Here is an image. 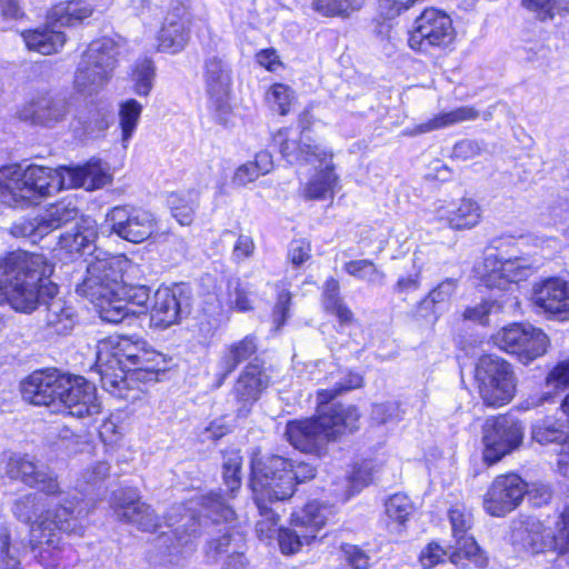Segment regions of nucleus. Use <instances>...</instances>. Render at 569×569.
I'll list each match as a JSON object with an SVG mask.
<instances>
[{
	"instance_id": "obj_15",
	"label": "nucleus",
	"mask_w": 569,
	"mask_h": 569,
	"mask_svg": "<svg viewBox=\"0 0 569 569\" xmlns=\"http://www.w3.org/2000/svg\"><path fill=\"white\" fill-rule=\"evenodd\" d=\"M495 345L506 352L516 355L527 365L546 353L549 346L547 335L530 325L513 323L493 335Z\"/></svg>"
},
{
	"instance_id": "obj_31",
	"label": "nucleus",
	"mask_w": 569,
	"mask_h": 569,
	"mask_svg": "<svg viewBox=\"0 0 569 569\" xmlns=\"http://www.w3.org/2000/svg\"><path fill=\"white\" fill-rule=\"evenodd\" d=\"M46 306L43 322L46 328L52 333L68 335L73 329L77 321V313L72 305L63 298L47 297L41 301Z\"/></svg>"
},
{
	"instance_id": "obj_38",
	"label": "nucleus",
	"mask_w": 569,
	"mask_h": 569,
	"mask_svg": "<svg viewBox=\"0 0 569 569\" xmlns=\"http://www.w3.org/2000/svg\"><path fill=\"white\" fill-rule=\"evenodd\" d=\"M110 78L111 73L91 66L82 57L74 74V89L84 96H91L99 92Z\"/></svg>"
},
{
	"instance_id": "obj_14",
	"label": "nucleus",
	"mask_w": 569,
	"mask_h": 569,
	"mask_svg": "<svg viewBox=\"0 0 569 569\" xmlns=\"http://www.w3.org/2000/svg\"><path fill=\"white\" fill-rule=\"evenodd\" d=\"M202 79L209 98L210 109L217 121L228 123L231 107L229 103L232 87V68L222 56L209 53L202 64Z\"/></svg>"
},
{
	"instance_id": "obj_47",
	"label": "nucleus",
	"mask_w": 569,
	"mask_h": 569,
	"mask_svg": "<svg viewBox=\"0 0 569 569\" xmlns=\"http://www.w3.org/2000/svg\"><path fill=\"white\" fill-rule=\"evenodd\" d=\"M345 270L350 276L373 284H382L386 277L385 273L368 259L349 261L345 264Z\"/></svg>"
},
{
	"instance_id": "obj_16",
	"label": "nucleus",
	"mask_w": 569,
	"mask_h": 569,
	"mask_svg": "<svg viewBox=\"0 0 569 569\" xmlns=\"http://www.w3.org/2000/svg\"><path fill=\"white\" fill-rule=\"evenodd\" d=\"M104 224L111 233L132 243L150 239L158 228L152 212L131 206L111 208L106 214Z\"/></svg>"
},
{
	"instance_id": "obj_52",
	"label": "nucleus",
	"mask_w": 569,
	"mask_h": 569,
	"mask_svg": "<svg viewBox=\"0 0 569 569\" xmlns=\"http://www.w3.org/2000/svg\"><path fill=\"white\" fill-rule=\"evenodd\" d=\"M362 377L357 372H347L343 377L336 382L335 388L321 389L318 391V399L321 403L328 402L340 395L342 391H348L361 387Z\"/></svg>"
},
{
	"instance_id": "obj_21",
	"label": "nucleus",
	"mask_w": 569,
	"mask_h": 569,
	"mask_svg": "<svg viewBox=\"0 0 569 569\" xmlns=\"http://www.w3.org/2000/svg\"><path fill=\"white\" fill-rule=\"evenodd\" d=\"M111 508L118 520L132 523L142 531H154L160 519L149 505L142 502L136 490L120 489L111 497Z\"/></svg>"
},
{
	"instance_id": "obj_37",
	"label": "nucleus",
	"mask_w": 569,
	"mask_h": 569,
	"mask_svg": "<svg viewBox=\"0 0 569 569\" xmlns=\"http://www.w3.org/2000/svg\"><path fill=\"white\" fill-rule=\"evenodd\" d=\"M480 116L479 111L471 106H461L451 111L436 114L433 118L426 122L418 124L412 129V134H421L435 130L451 127L466 121H473Z\"/></svg>"
},
{
	"instance_id": "obj_64",
	"label": "nucleus",
	"mask_w": 569,
	"mask_h": 569,
	"mask_svg": "<svg viewBox=\"0 0 569 569\" xmlns=\"http://www.w3.org/2000/svg\"><path fill=\"white\" fill-rule=\"evenodd\" d=\"M291 295L289 291H281L278 295L277 303L273 309V321L277 323V329L284 325L289 317V307Z\"/></svg>"
},
{
	"instance_id": "obj_20",
	"label": "nucleus",
	"mask_w": 569,
	"mask_h": 569,
	"mask_svg": "<svg viewBox=\"0 0 569 569\" xmlns=\"http://www.w3.org/2000/svg\"><path fill=\"white\" fill-rule=\"evenodd\" d=\"M70 112L66 97L41 93L26 102L17 112L21 121L44 128H54L63 122Z\"/></svg>"
},
{
	"instance_id": "obj_27",
	"label": "nucleus",
	"mask_w": 569,
	"mask_h": 569,
	"mask_svg": "<svg viewBox=\"0 0 569 569\" xmlns=\"http://www.w3.org/2000/svg\"><path fill=\"white\" fill-rule=\"evenodd\" d=\"M273 141L279 146L283 158L290 163H313V160L326 161L333 158V151L330 148L290 139L286 129L279 130L274 134Z\"/></svg>"
},
{
	"instance_id": "obj_40",
	"label": "nucleus",
	"mask_w": 569,
	"mask_h": 569,
	"mask_svg": "<svg viewBox=\"0 0 569 569\" xmlns=\"http://www.w3.org/2000/svg\"><path fill=\"white\" fill-rule=\"evenodd\" d=\"M532 439L540 445H555L559 447L560 443L569 439V428L553 417H546L538 420L532 425Z\"/></svg>"
},
{
	"instance_id": "obj_33",
	"label": "nucleus",
	"mask_w": 569,
	"mask_h": 569,
	"mask_svg": "<svg viewBox=\"0 0 569 569\" xmlns=\"http://www.w3.org/2000/svg\"><path fill=\"white\" fill-rule=\"evenodd\" d=\"M123 44L120 37L118 39L103 37L94 40L83 53L84 61L112 74Z\"/></svg>"
},
{
	"instance_id": "obj_50",
	"label": "nucleus",
	"mask_w": 569,
	"mask_h": 569,
	"mask_svg": "<svg viewBox=\"0 0 569 569\" xmlns=\"http://www.w3.org/2000/svg\"><path fill=\"white\" fill-rule=\"evenodd\" d=\"M154 74V67L150 60L144 59L139 62L132 73L134 92L139 96L147 97L153 87Z\"/></svg>"
},
{
	"instance_id": "obj_9",
	"label": "nucleus",
	"mask_w": 569,
	"mask_h": 569,
	"mask_svg": "<svg viewBox=\"0 0 569 569\" xmlns=\"http://www.w3.org/2000/svg\"><path fill=\"white\" fill-rule=\"evenodd\" d=\"M475 379L483 403L488 407L508 405L516 395V377L512 367L505 359L482 356L476 366Z\"/></svg>"
},
{
	"instance_id": "obj_42",
	"label": "nucleus",
	"mask_w": 569,
	"mask_h": 569,
	"mask_svg": "<svg viewBox=\"0 0 569 569\" xmlns=\"http://www.w3.org/2000/svg\"><path fill=\"white\" fill-rule=\"evenodd\" d=\"M168 204L177 221L182 226H189L198 208V193L193 191L172 193L168 198Z\"/></svg>"
},
{
	"instance_id": "obj_8",
	"label": "nucleus",
	"mask_w": 569,
	"mask_h": 569,
	"mask_svg": "<svg viewBox=\"0 0 569 569\" xmlns=\"http://www.w3.org/2000/svg\"><path fill=\"white\" fill-rule=\"evenodd\" d=\"M250 486L254 499L286 500L295 493V476L291 475V460L280 456L253 458Z\"/></svg>"
},
{
	"instance_id": "obj_62",
	"label": "nucleus",
	"mask_w": 569,
	"mask_h": 569,
	"mask_svg": "<svg viewBox=\"0 0 569 569\" xmlns=\"http://www.w3.org/2000/svg\"><path fill=\"white\" fill-rule=\"evenodd\" d=\"M482 152V146L475 140H461L453 147V156L461 160H469Z\"/></svg>"
},
{
	"instance_id": "obj_56",
	"label": "nucleus",
	"mask_w": 569,
	"mask_h": 569,
	"mask_svg": "<svg viewBox=\"0 0 569 569\" xmlns=\"http://www.w3.org/2000/svg\"><path fill=\"white\" fill-rule=\"evenodd\" d=\"M40 228V216L38 214L34 218L21 219L14 222L10 228V232L14 237L42 238L46 234H42Z\"/></svg>"
},
{
	"instance_id": "obj_10",
	"label": "nucleus",
	"mask_w": 569,
	"mask_h": 569,
	"mask_svg": "<svg viewBox=\"0 0 569 569\" xmlns=\"http://www.w3.org/2000/svg\"><path fill=\"white\" fill-rule=\"evenodd\" d=\"M180 509L173 508L168 518L169 526H176L174 530L171 535L163 533L158 540L153 562L159 566L182 567L194 551L193 539L200 533V521L193 513H186L180 520H174L173 512Z\"/></svg>"
},
{
	"instance_id": "obj_54",
	"label": "nucleus",
	"mask_w": 569,
	"mask_h": 569,
	"mask_svg": "<svg viewBox=\"0 0 569 569\" xmlns=\"http://www.w3.org/2000/svg\"><path fill=\"white\" fill-rule=\"evenodd\" d=\"M202 506L208 511V517H211L213 521H229L233 518L232 509L223 502L219 495L210 493L203 497Z\"/></svg>"
},
{
	"instance_id": "obj_51",
	"label": "nucleus",
	"mask_w": 569,
	"mask_h": 569,
	"mask_svg": "<svg viewBox=\"0 0 569 569\" xmlns=\"http://www.w3.org/2000/svg\"><path fill=\"white\" fill-rule=\"evenodd\" d=\"M267 100L280 114H287L295 100V92L287 84L274 83L267 92Z\"/></svg>"
},
{
	"instance_id": "obj_4",
	"label": "nucleus",
	"mask_w": 569,
	"mask_h": 569,
	"mask_svg": "<svg viewBox=\"0 0 569 569\" xmlns=\"http://www.w3.org/2000/svg\"><path fill=\"white\" fill-rule=\"evenodd\" d=\"M158 358L159 355L142 340L109 337L98 345L94 367L103 389L116 397L127 398L130 379H156Z\"/></svg>"
},
{
	"instance_id": "obj_6",
	"label": "nucleus",
	"mask_w": 569,
	"mask_h": 569,
	"mask_svg": "<svg viewBox=\"0 0 569 569\" xmlns=\"http://www.w3.org/2000/svg\"><path fill=\"white\" fill-rule=\"evenodd\" d=\"M47 505L42 497L28 493L18 498L11 508L18 520L30 525V545L33 550L42 545L56 548L61 531L78 536L83 533V526L79 521L80 511H76L74 501L64 500L56 509H46Z\"/></svg>"
},
{
	"instance_id": "obj_34",
	"label": "nucleus",
	"mask_w": 569,
	"mask_h": 569,
	"mask_svg": "<svg viewBox=\"0 0 569 569\" xmlns=\"http://www.w3.org/2000/svg\"><path fill=\"white\" fill-rule=\"evenodd\" d=\"M330 160H313L319 167L312 178L303 186L302 196L309 200H320L332 197L333 189L338 183V176L335 172V164Z\"/></svg>"
},
{
	"instance_id": "obj_53",
	"label": "nucleus",
	"mask_w": 569,
	"mask_h": 569,
	"mask_svg": "<svg viewBox=\"0 0 569 569\" xmlns=\"http://www.w3.org/2000/svg\"><path fill=\"white\" fill-rule=\"evenodd\" d=\"M256 503L260 516L262 517V519L257 522V533L261 540L270 539L277 532L276 526L278 522V516L266 505V502L261 501V498L256 500Z\"/></svg>"
},
{
	"instance_id": "obj_48",
	"label": "nucleus",
	"mask_w": 569,
	"mask_h": 569,
	"mask_svg": "<svg viewBox=\"0 0 569 569\" xmlns=\"http://www.w3.org/2000/svg\"><path fill=\"white\" fill-rule=\"evenodd\" d=\"M408 273L401 274L393 286V291L398 295H408L417 291L421 286L422 263L419 258L413 257L410 261Z\"/></svg>"
},
{
	"instance_id": "obj_23",
	"label": "nucleus",
	"mask_w": 569,
	"mask_h": 569,
	"mask_svg": "<svg viewBox=\"0 0 569 569\" xmlns=\"http://www.w3.org/2000/svg\"><path fill=\"white\" fill-rule=\"evenodd\" d=\"M449 519L452 528V536L456 539L455 551L450 560L457 565H463V560L478 561L479 547L473 537L468 535L471 528L472 515L465 506L457 505L449 510Z\"/></svg>"
},
{
	"instance_id": "obj_1",
	"label": "nucleus",
	"mask_w": 569,
	"mask_h": 569,
	"mask_svg": "<svg viewBox=\"0 0 569 569\" xmlns=\"http://www.w3.org/2000/svg\"><path fill=\"white\" fill-rule=\"evenodd\" d=\"M111 181L109 164L99 159L56 169L14 163L0 168V201L10 208L27 209L63 189L97 190Z\"/></svg>"
},
{
	"instance_id": "obj_55",
	"label": "nucleus",
	"mask_w": 569,
	"mask_h": 569,
	"mask_svg": "<svg viewBox=\"0 0 569 569\" xmlns=\"http://www.w3.org/2000/svg\"><path fill=\"white\" fill-rule=\"evenodd\" d=\"M229 305L239 311L252 309V301L249 298V290L239 280L229 281Z\"/></svg>"
},
{
	"instance_id": "obj_58",
	"label": "nucleus",
	"mask_w": 569,
	"mask_h": 569,
	"mask_svg": "<svg viewBox=\"0 0 569 569\" xmlns=\"http://www.w3.org/2000/svg\"><path fill=\"white\" fill-rule=\"evenodd\" d=\"M546 385L553 389L569 386V360L560 361L549 371Z\"/></svg>"
},
{
	"instance_id": "obj_22",
	"label": "nucleus",
	"mask_w": 569,
	"mask_h": 569,
	"mask_svg": "<svg viewBox=\"0 0 569 569\" xmlns=\"http://www.w3.org/2000/svg\"><path fill=\"white\" fill-rule=\"evenodd\" d=\"M9 478L20 480L29 487L37 488L48 496L60 492L59 483L43 465H39L28 456H12L6 468Z\"/></svg>"
},
{
	"instance_id": "obj_32",
	"label": "nucleus",
	"mask_w": 569,
	"mask_h": 569,
	"mask_svg": "<svg viewBox=\"0 0 569 569\" xmlns=\"http://www.w3.org/2000/svg\"><path fill=\"white\" fill-rule=\"evenodd\" d=\"M257 349L253 336H246L243 339L226 346L218 362L220 373L217 387H220L240 363L254 355Z\"/></svg>"
},
{
	"instance_id": "obj_35",
	"label": "nucleus",
	"mask_w": 569,
	"mask_h": 569,
	"mask_svg": "<svg viewBox=\"0 0 569 569\" xmlns=\"http://www.w3.org/2000/svg\"><path fill=\"white\" fill-rule=\"evenodd\" d=\"M457 279H445L437 287L430 290L429 293L419 302L418 313L423 318L432 317V319L436 320L439 311L450 302L452 296L457 291Z\"/></svg>"
},
{
	"instance_id": "obj_24",
	"label": "nucleus",
	"mask_w": 569,
	"mask_h": 569,
	"mask_svg": "<svg viewBox=\"0 0 569 569\" xmlns=\"http://www.w3.org/2000/svg\"><path fill=\"white\" fill-rule=\"evenodd\" d=\"M536 307L560 320L569 319V282L559 278L543 281L533 292Z\"/></svg>"
},
{
	"instance_id": "obj_44",
	"label": "nucleus",
	"mask_w": 569,
	"mask_h": 569,
	"mask_svg": "<svg viewBox=\"0 0 569 569\" xmlns=\"http://www.w3.org/2000/svg\"><path fill=\"white\" fill-rule=\"evenodd\" d=\"M365 0H311V8L323 17H347L359 10Z\"/></svg>"
},
{
	"instance_id": "obj_7",
	"label": "nucleus",
	"mask_w": 569,
	"mask_h": 569,
	"mask_svg": "<svg viewBox=\"0 0 569 569\" xmlns=\"http://www.w3.org/2000/svg\"><path fill=\"white\" fill-rule=\"evenodd\" d=\"M359 412L355 407L333 405L315 419L289 421L284 436L298 450L321 456L331 440L358 429Z\"/></svg>"
},
{
	"instance_id": "obj_17",
	"label": "nucleus",
	"mask_w": 569,
	"mask_h": 569,
	"mask_svg": "<svg viewBox=\"0 0 569 569\" xmlns=\"http://www.w3.org/2000/svg\"><path fill=\"white\" fill-rule=\"evenodd\" d=\"M523 439L522 425L509 416L487 419L483 425V460L496 463L502 457L518 448Z\"/></svg>"
},
{
	"instance_id": "obj_28",
	"label": "nucleus",
	"mask_w": 569,
	"mask_h": 569,
	"mask_svg": "<svg viewBox=\"0 0 569 569\" xmlns=\"http://www.w3.org/2000/svg\"><path fill=\"white\" fill-rule=\"evenodd\" d=\"M511 541L519 550L531 553L555 548L553 537L545 535L543 525L535 518L513 522Z\"/></svg>"
},
{
	"instance_id": "obj_61",
	"label": "nucleus",
	"mask_w": 569,
	"mask_h": 569,
	"mask_svg": "<svg viewBox=\"0 0 569 569\" xmlns=\"http://www.w3.org/2000/svg\"><path fill=\"white\" fill-rule=\"evenodd\" d=\"M447 551L436 542L429 543L420 553V562L423 568L429 569L440 563Z\"/></svg>"
},
{
	"instance_id": "obj_46",
	"label": "nucleus",
	"mask_w": 569,
	"mask_h": 569,
	"mask_svg": "<svg viewBox=\"0 0 569 569\" xmlns=\"http://www.w3.org/2000/svg\"><path fill=\"white\" fill-rule=\"evenodd\" d=\"M413 505L408 496L395 493L386 502V515L397 527L402 526L411 516Z\"/></svg>"
},
{
	"instance_id": "obj_29",
	"label": "nucleus",
	"mask_w": 569,
	"mask_h": 569,
	"mask_svg": "<svg viewBox=\"0 0 569 569\" xmlns=\"http://www.w3.org/2000/svg\"><path fill=\"white\" fill-rule=\"evenodd\" d=\"M189 16L184 8H176L166 17L159 32L158 49L160 51L177 53L189 41Z\"/></svg>"
},
{
	"instance_id": "obj_60",
	"label": "nucleus",
	"mask_w": 569,
	"mask_h": 569,
	"mask_svg": "<svg viewBox=\"0 0 569 569\" xmlns=\"http://www.w3.org/2000/svg\"><path fill=\"white\" fill-rule=\"evenodd\" d=\"M256 246L251 236L239 234L232 249V259L241 262L250 258L254 252Z\"/></svg>"
},
{
	"instance_id": "obj_13",
	"label": "nucleus",
	"mask_w": 569,
	"mask_h": 569,
	"mask_svg": "<svg viewBox=\"0 0 569 569\" xmlns=\"http://www.w3.org/2000/svg\"><path fill=\"white\" fill-rule=\"evenodd\" d=\"M455 39L456 29L450 16L431 7L416 18L409 31L408 44L415 51L427 52L432 48L446 49Z\"/></svg>"
},
{
	"instance_id": "obj_12",
	"label": "nucleus",
	"mask_w": 569,
	"mask_h": 569,
	"mask_svg": "<svg viewBox=\"0 0 569 569\" xmlns=\"http://www.w3.org/2000/svg\"><path fill=\"white\" fill-rule=\"evenodd\" d=\"M332 513L331 507L317 500L308 502L301 510L295 512L291 528L278 530V542L282 553L298 552L303 545H309L317 538L320 529Z\"/></svg>"
},
{
	"instance_id": "obj_18",
	"label": "nucleus",
	"mask_w": 569,
	"mask_h": 569,
	"mask_svg": "<svg viewBox=\"0 0 569 569\" xmlns=\"http://www.w3.org/2000/svg\"><path fill=\"white\" fill-rule=\"evenodd\" d=\"M478 270L486 287L507 290L511 284L526 280L532 269L525 258H506L498 253H488Z\"/></svg>"
},
{
	"instance_id": "obj_41",
	"label": "nucleus",
	"mask_w": 569,
	"mask_h": 569,
	"mask_svg": "<svg viewBox=\"0 0 569 569\" xmlns=\"http://www.w3.org/2000/svg\"><path fill=\"white\" fill-rule=\"evenodd\" d=\"M142 109V104L134 99H127L119 104V126L123 148H127L138 127Z\"/></svg>"
},
{
	"instance_id": "obj_49",
	"label": "nucleus",
	"mask_w": 569,
	"mask_h": 569,
	"mask_svg": "<svg viewBox=\"0 0 569 569\" xmlns=\"http://www.w3.org/2000/svg\"><path fill=\"white\" fill-rule=\"evenodd\" d=\"M0 569H21L20 549L11 543L9 530L0 528Z\"/></svg>"
},
{
	"instance_id": "obj_45",
	"label": "nucleus",
	"mask_w": 569,
	"mask_h": 569,
	"mask_svg": "<svg viewBox=\"0 0 569 569\" xmlns=\"http://www.w3.org/2000/svg\"><path fill=\"white\" fill-rule=\"evenodd\" d=\"M242 457L238 450H228L223 453L222 476L230 492H234L241 486Z\"/></svg>"
},
{
	"instance_id": "obj_2",
	"label": "nucleus",
	"mask_w": 569,
	"mask_h": 569,
	"mask_svg": "<svg viewBox=\"0 0 569 569\" xmlns=\"http://www.w3.org/2000/svg\"><path fill=\"white\" fill-rule=\"evenodd\" d=\"M128 264L124 257L111 256L94 248L87 263V276L77 286V292L93 303L106 322L119 323L130 313L139 315L148 310L149 289L122 281V271Z\"/></svg>"
},
{
	"instance_id": "obj_57",
	"label": "nucleus",
	"mask_w": 569,
	"mask_h": 569,
	"mask_svg": "<svg viewBox=\"0 0 569 569\" xmlns=\"http://www.w3.org/2000/svg\"><path fill=\"white\" fill-rule=\"evenodd\" d=\"M345 560L352 569H368L370 567L369 555L355 545H345L341 547Z\"/></svg>"
},
{
	"instance_id": "obj_59",
	"label": "nucleus",
	"mask_w": 569,
	"mask_h": 569,
	"mask_svg": "<svg viewBox=\"0 0 569 569\" xmlns=\"http://www.w3.org/2000/svg\"><path fill=\"white\" fill-rule=\"evenodd\" d=\"M557 535L553 536L555 548L560 552L569 551V507L561 513L560 520L557 523Z\"/></svg>"
},
{
	"instance_id": "obj_43",
	"label": "nucleus",
	"mask_w": 569,
	"mask_h": 569,
	"mask_svg": "<svg viewBox=\"0 0 569 569\" xmlns=\"http://www.w3.org/2000/svg\"><path fill=\"white\" fill-rule=\"evenodd\" d=\"M522 4L541 21L569 13V0H522Z\"/></svg>"
},
{
	"instance_id": "obj_39",
	"label": "nucleus",
	"mask_w": 569,
	"mask_h": 569,
	"mask_svg": "<svg viewBox=\"0 0 569 569\" xmlns=\"http://www.w3.org/2000/svg\"><path fill=\"white\" fill-rule=\"evenodd\" d=\"M78 213V208L71 201H59L50 204L39 213L42 234L47 236L73 221Z\"/></svg>"
},
{
	"instance_id": "obj_26",
	"label": "nucleus",
	"mask_w": 569,
	"mask_h": 569,
	"mask_svg": "<svg viewBox=\"0 0 569 569\" xmlns=\"http://www.w3.org/2000/svg\"><path fill=\"white\" fill-rule=\"evenodd\" d=\"M437 219L456 230L476 227L482 217L480 204L471 198H462L458 203L441 201L436 207Z\"/></svg>"
},
{
	"instance_id": "obj_5",
	"label": "nucleus",
	"mask_w": 569,
	"mask_h": 569,
	"mask_svg": "<svg viewBox=\"0 0 569 569\" xmlns=\"http://www.w3.org/2000/svg\"><path fill=\"white\" fill-rule=\"evenodd\" d=\"M22 398L36 406L62 403L70 416L84 418L98 415L100 403L92 383L80 376H69L57 369L32 372L21 382Z\"/></svg>"
},
{
	"instance_id": "obj_25",
	"label": "nucleus",
	"mask_w": 569,
	"mask_h": 569,
	"mask_svg": "<svg viewBox=\"0 0 569 569\" xmlns=\"http://www.w3.org/2000/svg\"><path fill=\"white\" fill-rule=\"evenodd\" d=\"M268 387V377L258 365L249 363L239 375L232 389V396L237 403L239 416H247L250 407L261 392Z\"/></svg>"
},
{
	"instance_id": "obj_36",
	"label": "nucleus",
	"mask_w": 569,
	"mask_h": 569,
	"mask_svg": "<svg viewBox=\"0 0 569 569\" xmlns=\"http://www.w3.org/2000/svg\"><path fill=\"white\" fill-rule=\"evenodd\" d=\"M98 238V227L96 220L82 218L71 232L60 237V244L70 252H84L94 247Z\"/></svg>"
},
{
	"instance_id": "obj_19",
	"label": "nucleus",
	"mask_w": 569,
	"mask_h": 569,
	"mask_svg": "<svg viewBox=\"0 0 569 569\" xmlns=\"http://www.w3.org/2000/svg\"><path fill=\"white\" fill-rule=\"evenodd\" d=\"M527 492V483L516 473L495 478L483 497L485 510L495 517H502L516 509Z\"/></svg>"
},
{
	"instance_id": "obj_3",
	"label": "nucleus",
	"mask_w": 569,
	"mask_h": 569,
	"mask_svg": "<svg viewBox=\"0 0 569 569\" xmlns=\"http://www.w3.org/2000/svg\"><path fill=\"white\" fill-rule=\"evenodd\" d=\"M53 267L43 256L14 251L0 258V306L31 315L47 297L58 295Z\"/></svg>"
},
{
	"instance_id": "obj_11",
	"label": "nucleus",
	"mask_w": 569,
	"mask_h": 569,
	"mask_svg": "<svg viewBox=\"0 0 569 569\" xmlns=\"http://www.w3.org/2000/svg\"><path fill=\"white\" fill-rule=\"evenodd\" d=\"M91 14V10L79 7L78 3L59 4L49 13L48 18L54 23V27H41L32 30H26L21 37L31 51L41 54H52L63 47L66 36L56 27L73 26L81 22Z\"/></svg>"
},
{
	"instance_id": "obj_30",
	"label": "nucleus",
	"mask_w": 569,
	"mask_h": 569,
	"mask_svg": "<svg viewBox=\"0 0 569 569\" xmlns=\"http://www.w3.org/2000/svg\"><path fill=\"white\" fill-rule=\"evenodd\" d=\"M182 313L181 301L177 292L169 288H160L154 292L150 309L151 325L166 329L179 322Z\"/></svg>"
},
{
	"instance_id": "obj_63",
	"label": "nucleus",
	"mask_w": 569,
	"mask_h": 569,
	"mask_svg": "<svg viewBox=\"0 0 569 569\" xmlns=\"http://www.w3.org/2000/svg\"><path fill=\"white\" fill-rule=\"evenodd\" d=\"M260 177V173L253 167V164L248 161L241 166H239L232 177V184L237 187H244L250 182H253Z\"/></svg>"
}]
</instances>
